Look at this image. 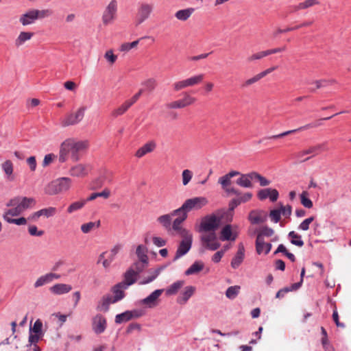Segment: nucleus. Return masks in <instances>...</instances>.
<instances>
[{
    "label": "nucleus",
    "instance_id": "nucleus-1",
    "mask_svg": "<svg viewBox=\"0 0 351 351\" xmlns=\"http://www.w3.org/2000/svg\"><path fill=\"white\" fill-rule=\"evenodd\" d=\"M88 141H79L75 142L71 139H66L63 141L60 147L59 162H64L67 160L69 154L73 162H77L80 159L81 152L85 151L88 147Z\"/></svg>",
    "mask_w": 351,
    "mask_h": 351
},
{
    "label": "nucleus",
    "instance_id": "nucleus-2",
    "mask_svg": "<svg viewBox=\"0 0 351 351\" xmlns=\"http://www.w3.org/2000/svg\"><path fill=\"white\" fill-rule=\"evenodd\" d=\"M225 220V217L221 213H218V209L202 218L197 231L199 232H207L216 231L221 225V221Z\"/></svg>",
    "mask_w": 351,
    "mask_h": 351
},
{
    "label": "nucleus",
    "instance_id": "nucleus-3",
    "mask_svg": "<svg viewBox=\"0 0 351 351\" xmlns=\"http://www.w3.org/2000/svg\"><path fill=\"white\" fill-rule=\"evenodd\" d=\"M71 180L67 177H62L51 181L46 186L45 193L54 195L67 191L71 186Z\"/></svg>",
    "mask_w": 351,
    "mask_h": 351
},
{
    "label": "nucleus",
    "instance_id": "nucleus-4",
    "mask_svg": "<svg viewBox=\"0 0 351 351\" xmlns=\"http://www.w3.org/2000/svg\"><path fill=\"white\" fill-rule=\"evenodd\" d=\"M216 231L207 232L208 234L202 235L200 237V241L202 247L199 249V253H204L205 250L215 251L221 246V243L218 242Z\"/></svg>",
    "mask_w": 351,
    "mask_h": 351
},
{
    "label": "nucleus",
    "instance_id": "nucleus-5",
    "mask_svg": "<svg viewBox=\"0 0 351 351\" xmlns=\"http://www.w3.org/2000/svg\"><path fill=\"white\" fill-rule=\"evenodd\" d=\"M182 239L179 243L178 249L176 252L173 262L176 261L180 258L186 255L191 250L193 244V235L191 233L181 235Z\"/></svg>",
    "mask_w": 351,
    "mask_h": 351
},
{
    "label": "nucleus",
    "instance_id": "nucleus-6",
    "mask_svg": "<svg viewBox=\"0 0 351 351\" xmlns=\"http://www.w3.org/2000/svg\"><path fill=\"white\" fill-rule=\"evenodd\" d=\"M208 203V200L206 197L203 196H199L187 199L183 204L189 213L193 210H200L204 206H206Z\"/></svg>",
    "mask_w": 351,
    "mask_h": 351
},
{
    "label": "nucleus",
    "instance_id": "nucleus-7",
    "mask_svg": "<svg viewBox=\"0 0 351 351\" xmlns=\"http://www.w3.org/2000/svg\"><path fill=\"white\" fill-rule=\"evenodd\" d=\"M241 204V203L239 197L233 198L229 202L228 209L225 208H219L218 209V213H221V214L225 217V221L226 222H232L233 219L234 210Z\"/></svg>",
    "mask_w": 351,
    "mask_h": 351
},
{
    "label": "nucleus",
    "instance_id": "nucleus-8",
    "mask_svg": "<svg viewBox=\"0 0 351 351\" xmlns=\"http://www.w3.org/2000/svg\"><path fill=\"white\" fill-rule=\"evenodd\" d=\"M85 110L86 107L83 106L80 108L75 114L71 113L67 114L62 121V125L69 126L78 123L84 118Z\"/></svg>",
    "mask_w": 351,
    "mask_h": 351
},
{
    "label": "nucleus",
    "instance_id": "nucleus-9",
    "mask_svg": "<svg viewBox=\"0 0 351 351\" xmlns=\"http://www.w3.org/2000/svg\"><path fill=\"white\" fill-rule=\"evenodd\" d=\"M204 79V75L199 74L193 76L184 80L179 81L173 84L174 90L178 91L188 86H193L200 83Z\"/></svg>",
    "mask_w": 351,
    "mask_h": 351
},
{
    "label": "nucleus",
    "instance_id": "nucleus-10",
    "mask_svg": "<svg viewBox=\"0 0 351 351\" xmlns=\"http://www.w3.org/2000/svg\"><path fill=\"white\" fill-rule=\"evenodd\" d=\"M326 149H327L326 143L317 144L316 145L311 146L302 152H299L298 154V157H302L307 154H312L311 156L307 157L305 159L301 160V162H305V161L308 160L313 156L318 155Z\"/></svg>",
    "mask_w": 351,
    "mask_h": 351
},
{
    "label": "nucleus",
    "instance_id": "nucleus-11",
    "mask_svg": "<svg viewBox=\"0 0 351 351\" xmlns=\"http://www.w3.org/2000/svg\"><path fill=\"white\" fill-rule=\"evenodd\" d=\"M257 197L261 201H264L267 198H269L271 202H275L279 197V192L276 189L265 188L258 191Z\"/></svg>",
    "mask_w": 351,
    "mask_h": 351
},
{
    "label": "nucleus",
    "instance_id": "nucleus-12",
    "mask_svg": "<svg viewBox=\"0 0 351 351\" xmlns=\"http://www.w3.org/2000/svg\"><path fill=\"white\" fill-rule=\"evenodd\" d=\"M117 10V0H111L106 7L102 16V21L104 25H108L114 18V15Z\"/></svg>",
    "mask_w": 351,
    "mask_h": 351
},
{
    "label": "nucleus",
    "instance_id": "nucleus-13",
    "mask_svg": "<svg viewBox=\"0 0 351 351\" xmlns=\"http://www.w3.org/2000/svg\"><path fill=\"white\" fill-rule=\"evenodd\" d=\"M106 327L107 320L102 315L97 314L93 318L92 328L95 334L100 335L103 333Z\"/></svg>",
    "mask_w": 351,
    "mask_h": 351
},
{
    "label": "nucleus",
    "instance_id": "nucleus-14",
    "mask_svg": "<svg viewBox=\"0 0 351 351\" xmlns=\"http://www.w3.org/2000/svg\"><path fill=\"white\" fill-rule=\"evenodd\" d=\"M195 100V98L185 93L182 99L169 103L166 105V107L169 109L183 108L193 104Z\"/></svg>",
    "mask_w": 351,
    "mask_h": 351
},
{
    "label": "nucleus",
    "instance_id": "nucleus-15",
    "mask_svg": "<svg viewBox=\"0 0 351 351\" xmlns=\"http://www.w3.org/2000/svg\"><path fill=\"white\" fill-rule=\"evenodd\" d=\"M153 10V6L150 4L143 3L138 9V16L136 25H138L147 19Z\"/></svg>",
    "mask_w": 351,
    "mask_h": 351
},
{
    "label": "nucleus",
    "instance_id": "nucleus-16",
    "mask_svg": "<svg viewBox=\"0 0 351 351\" xmlns=\"http://www.w3.org/2000/svg\"><path fill=\"white\" fill-rule=\"evenodd\" d=\"M163 291V289H156L148 296L141 300L140 303L147 306L149 308H154L158 305V299Z\"/></svg>",
    "mask_w": 351,
    "mask_h": 351
},
{
    "label": "nucleus",
    "instance_id": "nucleus-17",
    "mask_svg": "<svg viewBox=\"0 0 351 351\" xmlns=\"http://www.w3.org/2000/svg\"><path fill=\"white\" fill-rule=\"evenodd\" d=\"M238 237L236 232L232 231V227L230 224H226L219 233V239L222 241H234Z\"/></svg>",
    "mask_w": 351,
    "mask_h": 351
},
{
    "label": "nucleus",
    "instance_id": "nucleus-18",
    "mask_svg": "<svg viewBox=\"0 0 351 351\" xmlns=\"http://www.w3.org/2000/svg\"><path fill=\"white\" fill-rule=\"evenodd\" d=\"M56 213V208L55 207H48L45 208L40 209L32 214H31L27 219L29 221H36L38 220V219L41 216H45L47 218L53 217Z\"/></svg>",
    "mask_w": 351,
    "mask_h": 351
},
{
    "label": "nucleus",
    "instance_id": "nucleus-19",
    "mask_svg": "<svg viewBox=\"0 0 351 351\" xmlns=\"http://www.w3.org/2000/svg\"><path fill=\"white\" fill-rule=\"evenodd\" d=\"M137 276L138 275L136 274L134 269L132 267H130L124 273V280L120 282V283H121L122 285L125 287V289H128L130 286L132 285L136 282Z\"/></svg>",
    "mask_w": 351,
    "mask_h": 351
},
{
    "label": "nucleus",
    "instance_id": "nucleus-20",
    "mask_svg": "<svg viewBox=\"0 0 351 351\" xmlns=\"http://www.w3.org/2000/svg\"><path fill=\"white\" fill-rule=\"evenodd\" d=\"M245 258V247L242 243L238 245V250L231 260L230 265L233 269H237L243 263Z\"/></svg>",
    "mask_w": 351,
    "mask_h": 351
},
{
    "label": "nucleus",
    "instance_id": "nucleus-21",
    "mask_svg": "<svg viewBox=\"0 0 351 351\" xmlns=\"http://www.w3.org/2000/svg\"><path fill=\"white\" fill-rule=\"evenodd\" d=\"M38 19V12L36 9L29 10L20 16L19 21L23 25H31Z\"/></svg>",
    "mask_w": 351,
    "mask_h": 351
},
{
    "label": "nucleus",
    "instance_id": "nucleus-22",
    "mask_svg": "<svg viewBox=\"0 0 351 351\" xmlns=\"http://www.w3.org/2000/svg\"><path fill=\"white\" fill-rule=\"evenodd\" d=\"M252 181H254V171L245 174L241 173L237 180L236 184L244 188H252Z\"/></svg>",
    "mask_w": 351,
    "mask_h": 351
},
{
    "label": "nucleus",
    "instance_id": "nucleus-23",
    "mask_svg": "<svg viewBox=\"0 0 351 351\" xmlns=\"http://www.w3.org/2000/svg\"><path fill=\"white\" fill-rule=\"evenodd\" d=\"M195 289L194 286H186L184 291L177 298V302L180 304H186L189 298L194 294Z\"/></svg>",
    "mask_w": 351,
    "mask_h": 351
},
{
    "label": "nucleus",
    "instance_id": "nucleus-24",
    "mask_svg": "<svg viewBox=\"0 0 351 351\" xmlns=\"http://www.w3.org/2000/svg\"><path fill=\"white\" fill-rule=\"evenodd\" d=\"M60 277V274L55 273H49L39 277L34 283V287L38 288L47 283L51 282L53 279H58Z\"/></svg>",
    "mask_w": 351,
    "mask_h": 351
},
{
    "label": "nucleus",
    "instance_id": "nucleus-25",
    "mask_svg": "<svg viewBox=\"0 0 351 351\" xmlns=\"http://www.w3.org/2000/svg\"><path fill=\"white\" fill-rule=\"evenodd\" d=\"M112 302V296L110 294L104 295L97 306V311L106 313L109 311L110 304Z\"/></svg>",
    "mask_w": 351,
    "mask_h": 351
},
{
    "label": "nucleus",
    "instance_id": "nucleus-26",
    "mask_svg": "<svg viewBox=\"0 0 351 351\" xmlns=\"http://www.w3.org/2000/svg\"><path fill=\"white\" fill-rule=\"evenodd\" d=\"M122 289H125V287L120 282L112 287L111 291L114 294V295L112 297V302L116 303L125 298V293Z\"/></svg>",
    "mask_w": 351,
    "mask_h": 351
},
{
    "label": "nucleus",
    "instance_id": "nucleus-27",
    "mask_svg": "<svg viewBox=\"0 0 351 351\" xmlns=\"http://www.w3.org/2000/svg\"><path fill=\"white\" fill-rule=\"evenodd\" d=\"M72 289V287L67 284H56L53 287H50L49 290L53 294L62 295L69 293Z\"/></svg>",
    "mask_w": 351,
    "mask_h": 351
},
{
    "label": "nucleus",
    "instance_id": "nucleus-28",
    "mask_svg": "<svg viewBox=\"0 0 351 351\" xmlns=\"http://www.w3.org/2000/svg\"><path fill=\"white\" fill-rule=\"evenodd\" d=\"M186 216L183 217H176L172 224V228L180 233V235H184L190 233L186 228H182L181 224L186 219Z\"/></svg>",
    "mask_w": 351,
    "mask_h": 351
},
{
    "label": "nucleus",
    "instance_id": "nucleus-29",
    "mask_svg": "<svg viewBox=\"0 0 351 351\" xmlns=\"http://www.w3.org/2000/svg\"><path fill=\"white\" fill-rule=\"evenodd\" d=\"M71 175L76 177H83L88 174V168L82 164H78L73 167L71 170Z\"/></svg>",
    "mask_w": 351,
    "mask_h": 351
},
{
    "label": "nucleus",
    "instance_id": "nucleus-30",
    "mask_svg": "<svg viewBox=\"0 0 351 351\" xmlns=\"http://www.w3.org/2000/svg\"><path fill=\"white\" fill-rule=\"evenodd\" d=\"M204 264L201 261H195L185 271L186 276H191L200 272L203 270Z\"/></svg>",
    "mask_w": 351,
    "mask_h": 351
},
{
    "label": "nucleus",
    "instance_id": "nucleus-31",
    "mask_svg": "<svg viewBox=\"0 0 351 351\" xmlns=\"http://www.w3.org/2000/svg\"><path fill=\"white\" fill-rule=\"evenodd\" d=\"M147 251V247L143 245H138L136 251V254L138 258V261L143 263V264H145V265H148L149 264V258L147 255L146 254Z\"/></svg>",
    "mask_w": 351,
    "mask_h": 351
},
{
    "label": "nucleus",
    "instance_id": "nucleus-32",
    "mask_svg": "<svg viewBox=\"0 0 351 351\" xmlns=\"http://www.w3.org/2000/svg\"><path fill=\"white\" fill-rule=\"evenodd\" d=\"M34 35V32H21L17 38L15 40V45L19 47L23 45L25 42L30 40Z\"/></svg>",
    "mask_w": 351,
    "mask_h": 351
},
{
    "label": "nucleus",
    "instance_id": "nucleus-33",
    "mask_svg": "<svg viewBox=\"0 0 351 351\" xmlns=\"http://www.w3.org/2000/svg\"><path fill=\"white\" fill-rule=\"evenodd\" d=\"M288 238L289 239L290 243L297 247H301L304 244L302 239V236L293 230L289 232Z\"/></svg>",
    "mask_w": 351,
    "mask_h": 351
},
{
    "label": "nucleus",
    "instance_id": "nucleus-34",
    "mask_svg": "<svg viewBox=\"0 0 351 351\" xmlns=\"http://www.w3.org/2000/svg\"><path fill=\"white\" fill-rule=\"evenodd\" d=\"M278 253H282L292 263H294L296 261L295 255L290 252L283 244L278 245L277 249L274 252V255H276Z\"/></svg>",
    "mask_w": 351,
    "mask_h": 351
},
{
    "label": "nucleus",
    "instance_id": "nucleus-35",
    "mask_svg": "<svg viewBox=\"0 0 351 351\" xmlns=\"http://www.w3.org/2000/svg\"><path fill=\"white\" fill-rule=\"evenodd\" d=\"M195 8H189L186 9L180 10L175 14V16L180 21H186L194 12Z\"/></svg>",
    "mask_w": 351,
    "mask_h": 351
},
{
    "label": "nucleus",
    "instance_id": "nucleus-36",
    "mask_svg": "<svg viewBox=\"0 0 351 351\" xmlns=\"http://www.w3.org/2000/svg\"><path fill=\"white\" fill-rule=\"evenodd\" d=\"M155 147H156V145L154 143H153V142L147 143L143 147H141L136 151L135 156L138 158H141L143 156H145L146 154L153 151L154 149L155 148Z\"/></svg>",
    "mask_w": 351,
    "mask_h": 351
},
{
    "label": "nucleus",
    "instance_id": "nucleus-37",
    "mask_svg": "<svg viewBox=\"0 0 351 351\" xmlns=\"http://www.w3.org/2000/svg\"><path fill=\"white\" fill-rule=\"evenodd\" d=\"M184 284V280H178L173 282L172 285H171L165 289L166 295L169 296L176 295L178 293V290L182 287Z\"/></svg>",
    "mask_w": 351,
    "mask_h": 351
},
{
    "label": "nucleus",
    "instance_id": "nucleus-38",
    "mask_svg": "<svg viewBox=\"0 0 351 351\" xmlns=\"http://www.w3.org/2000/svg\"><path fill=\"white\" fill-rule=\"evenodd\" d=\"M132 313L128 310L115 316L114 322L117 324H121L124 322L132 320Z\"/></svg>",
    "mask_w": 351,
    "mask_h": 351
},
{
    "label": "nucleus",
    "instance_id": "nucleus-39",
    "mask_svg": "<svg viewBox=\"0 0 351 351\" xmlns=\"http://www.w3.org/2000/svg\"><path fill=\"white\" fill-rule=\"evenodd\" d=\"M36 204V201L34 197H22L19 206L24 211L26 209L34 206Z\"/></svg>",
    "mask_w": 351,
    "mask_h": 351
},
{
    "label": "nucleus",
    "instance_id": "nucleus-40",
    "mask_svg": "<svg viewBox=\"0 0 351 351\" xmlns=\"http://www.w3.org/2000/svg\"><path fill=\"white\" fill-rule=\"evenodd\" d=\"M321 123H319V124H312V123L306 124L304 126L300 127V128H299L298 129L286 131V132H282L281 134H277V135H274L271 138H279L285 136H287V135H288L289 134L294 133V132H295L297 131L304 130H306V129H308V128H312V127H315V126L319 125Z\"/></svg>",
    "mask_w": 351,
    "mask_h": 351
},
{
    "label": "nucleus",
    "instance_id": "nucleus-41",
    "mask_svg": "<svg viewBox=\"0 0 351 351\" xmlns=\"http://www.w3.org/2000/svg\"><path fill=\"white\" fill-rule=\"evenodd\" d=\"M241 287L234 285L229 287L226 291V296L230 300L235 299L240 292Z\"/></svg>",
    "mask_w": 351,
    "mask_h": 351
},
{
    "label": "nucleus",
    "instance_id": "nucleus-42",
    "mask_svg": "<svg viewBox=\"0 0 351 351\" xmlns=\"http://www.w3.org/2000/svg\"><path fill=\"white\" fill-rule=\"evenodd\" d=\"M110 195V191L108 189H105L101 192H97V193H93L90 194V195L86 199V202H90L95 199L97 197H104L105 199H107L109 197Z\"/></svg>",
    "mask_w": 351,
    "mask_h": 351
},
{
    "label": "nucleus",
    "instance_id": "nucleus-43",
    "mask_svg": "<svg viewBox=\"0 0 351 351\" xmlns=\"http://www.w3.org/2000/svg\"><path fill=\"white\" fill-rule=\"evenodd\" d=\"M300 202L303 206L306 208H311L313 206L312 200L308 197V193L307 191H303L300 195Z\"/></svg>",
    "mask_w": 351,
    "mask_h": 351
},
{
    "label": "nucleus",
    "instance_id": "nucleus-44",
    "mask_svg": "<svg viewBox=\"0 0 351 351\" xmlns=\"http://www.w3.org/2000/svg\"><path fill=\"white\" fill-rule=\"evenodd\" d=\"M86 199H82L81 201H77L75 202H73L70 206L67 208V213H72L75 211H77L81 208H82L84 205L86 204Z\"/></svg>",
    "mask_w": 351,
    "mask_h": 351
},
{
    "label": "nucleus",
    "instance_id": "nucleus-45",
    "mask_svg": "<svg viewBox=\"0 0 351 351\" xmlns=\"http://www.w3.org/2000/svg\"><path fill=\"white\" fill-rule=\"evenodd\" d=\"M2 169L5 172V173L8 176V178L10 180H12L13 178H10L13 173V164L11 160H7L2 164Z\"/></svg>",
    "mask_w": 351,
    "mask_h": 351
},
{
    "label": "nucleus",
    "instance_id": "nucleus-46",
    "mask_svg": "<svg viewBox=\"0 0 351 351\" xmlns=\"http://www.w3.org/2000/svg\"><path fill=\"white\" fill-rule=\"evenodd\" d=\"M3 219L8 223L16 224L17 226L25 225L27 223V219L24 217L19 218H11L10 217L3 216Z\"/></svg>",
    "mask_w": 351,
    "mask_h": 351
},
{
    "label": "nucleus",
    "instance_id": "nucleus-47",
    "mask_svg": "<svg viewBox=\"0 0 351 351\" xmlns=\"http://www.w3.org/2000/svg\"><path fill=\"white\" fill-rule=\"evenodd\" d=\"M106 179L107 176L106 175V173L100 175L98 178H97L93 181L91 189L93 190H95L97 189L101 188L104 184V182L106 180Z\"/></svg>",
    "mask_w": 351,
    "mask_h": 351
},
{
    "label": "nucleus",
    "instance_id": "nucleus-48",
    "mask_svg": "<svg viewBox=\"0 0 351 351\" xmlns=\"http://www.w3.org/2000/svg\"><path fill=\"white\" fill-rule=\"evenodd\" d=\"M29 332L38 334L40 335H44L43 330V322L40 319L35 321L33 327L29 328Z\"/></svg>",
    "mask_w": 351,
    "mask_h": 351
},
{
    "label": "nucleus",
    "instance_id": "nucleus-49",
    "mask_svg": "<svg viewBox=\"0 0 351 351\" xmlns=\"http://www.w3.org/2000/svg\"><path fill=\"white\" fill-rule=\"evenodd\" d=\"M147 38H148V37L144 36V37H142V38H141L136 40H134L132 43H124L121 45L120 50L121 51H128L130 49H132V48L136 47L138 45L140 40Z\"/></svg>",
    "mask_w": 351,
    "mask_h": 351
},
{
    "label": "nucleus",
    "instance_id": "nucleus-50",
    "mask_svg": "<svg viewBox=\"0 0 351 351\" xmlns=\"http://www.w3.org/2000/svg\"><path fill=\"white\" fill-rule=\"evenodd\" d=\"M254 181L258 182L261 186H266L271 184V180L267 179L256 171H254Z\"/></svg>",
    "mask_w": 351,
    "mask_h": 351
},
{
    "label": "nucleus",
    "instance_id": "nucleus-51",
    "mask_svg": "<svg viewBox=\"0 0 351 351\" xmlns=\"http://www.w3.org/2000/svg\"><path fill=\"white\" fill-rule=\"evenodd\" d=\"M157 221L161 223L166 229H169L171 223V215L167 214L160 216Z\"/></svg>",
    "mask_w": 351,
    "mask_h": 351
},
{
    "label": "nucleus",
    "instance_id": "nucleus-52",
    "mask_svg": "<svg viewBox=\"0 0 351 351\" xmlns=\"http://www.w3.org/2000/svg\"><path fill=\"white\" fill-rule=\"evenodd\" d=\"M23 212V209L20 207L19 204L14 208L7 210L3 214V216L9 217L10 215L12 217H16L20 215Z\"/></svg>",
    "mask_w": 351,
    "mask_h": 351
},
{
    "label": "nucleus",
    "instance_id": "nucleus-53",
    "mask_svg": "<svg viewBox=\"0 0 351 351\" xmlns=\"http://www.w3.org/2000/svg\"><path fill=\"white\" fill-rule=\"evenodd\" d=\"M142 85L145 86L144 91L152 92L156 88V82L153 78H149L142 83Z\"/></svg>",
    "mask_w": 351,
    "mask_h": 351
},
{
    "label": "nucleus",
    "instance_id": "nucleus-54",
    "mask_svg": "<svg viewBox=\"0 0 351 351\" xmlns=\"http://www.w3.org/2000/svg\"><path fill=\"white\" fill-rule=\"evenodd\" d=\"M170 215L171 216H178L177 217H183V216L185 215L186 218H187L188 211L186 210L184 204H182L180 208L173 210Z\"/></svg>",
    "mask_w": 351,
    "mask_h": 351
},
{
    "label": "nucleus",
    "instance_id": "nucleus-55",
    "mask_svg": "<svg viewBox=\"0 0 351 351\" xmlns=\"http://www.w3.org/2000/svg\"><path fill=\"white\" fill-rule=\"evenodd\" d=\"M44 335H40L38 334L33 333L29 332L28 341L29 343L27 345V347H31L32 346H38L37 343L39 339H41Z\"/></svg>",
    "mask_w": 351,
    "mask_h": 351
},
{
    "label": "nucleus",
    "instance_id": "nucleus-56",
    "mask_svg": "<svg viewBox=\"0 0 351 351\" xmlns=\"http://www.w3.org/2000/svg\"><path fill=\"white\" fill-rule=\"evenodd\" d=\"M269 217L274 223H278L281 219V212L280 208H274L269 211Z\"/></svg>",
    "mask_w": 351,
    "mask_h": 351
},
{
    "label": "nucleus",
    "instance_id": "nucleus-57",
    "mask_svg": "<svg viewBox=\"0 0 351 351\" xmlns=\"http://www.w3.org/2000/svg\"><path fill=\"white\" fill-rule=\"evenodd\" d=\"M279 208L281 212V215H282L285 217H290L292 213V206L289 204H287V206H285L281 202H279Z\"/></svg>",
    "mask_w": 351,
    "mask_h": 351
},
{
    "label": "nucleus",
    "instance_id": "nucleus-58",
    "mask_svg": "<svg viewBox=\"0 0 351 351\" xmlns=\"http://www.w3.org/2000/svg\"><path fill=\"white\" fill-rule=\"evenodd\" d=\"M193 177V173L191 170L184 169L182 173V184L184 186L187 185Z\"/></svg>",
    "mask_w": 351,
    "mask_h": 351
},
{
    "label": "nucleus",
    "instance_id": "nucleus-59",
    "mask_svg": "<svg viewBox=\"0 0 351 351\" xmlns=\"http://www.w3.org/2000/svg\"><path fill=\"white\" fill-rule=\"evenodd\" d=\"M315 220L314 216L305 219L298 226V229L306 231L309 229V225Z\"/></svg>",
    "mask_w": 351,
    "mask_h": 351
},
{
    "label": "nucleus",
    "instance_id": "nucleus-60",
    "mask_svg": "<svg viewBox=\"0 0 351 351\" xmlns=\"http://www.w3.org/2000/svg\"><path fill=\"white\" fill-rule=\"evenodd\" d=\"M130 108L129 106L127 105L126 102H124L121 106H120L118 108L115 109L112 115L114 117H118L124 114L128 109Z\"/></svg>",
    "mask_w": 351,
    "mask_h": 351
},
{
    "label": "nucleus",
    "instance_id": "nucleus-61",
    "mask_svg": "<svg viewBox=\"0 0 351 351\" xmlns=\"http://www.w3.org/2000/svg\"><path fill=\"white\" fill-rule=\"evenodd\" d=\"M28 232L31 236L33 237H41L45 233L43 230H38L37 226L35 225L29 226Z\"/></svg>",
    "mask_w": 351,
    "mask_h": 351
},
{
    "label": "nucleus",
    "instance_id": "nucleus-62",
    "mask_svg": "<svg viewBox=\"0 0 351 351\" xmlns=\"http://www.w3.org/2000/svg\"><path fill=\"white\" fill-rule=\"evenodd\" d=\"M261 79H262L261 76L260 75V74H257L256 75H254L253 77L246 80L245 82H244L241 85V88H244L247 86H249L256 82H257L258 81H259Z\"/></svg>",
    "mask_w": 351,
    "mask_h": 351
},
{
    "label": "nucleus",
    "instance_id": "nucleus-63",
    "mask_svg": "<svg viewBox=\"0 0 351 351\" xmlns=\"http://www.w3.org/2000/svg\"><path fill=\"white\" fill-rule=\"evenodd\" d=\"M317 4H319V1L317 0H306L304 2L300 3L298 5V8L306 9Z\"/></svg>",
    "mask_w": 351,
    "mask_h": 351
},
{
    "label": "nucleus",
    "instance_id": "nucleus-64",
    "mask_svg": "<svg viewBox=\"0 0 351 351\" xmlns=\"http://www.w3.org/2000/svg\"><path fill=\"white\" fill-rule=\"evenodd\" d=\"M218 183H219L221 185V188L224 189L226 187L230 185L231 178H230L227 174H226L219 178Z\"/></svg>",
    "mask_w": 351,
    "mask_h": 351
}]
</instances>
